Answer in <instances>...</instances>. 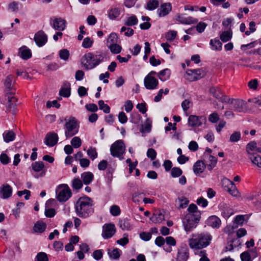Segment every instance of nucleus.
Segmentation results:
<instances>
[{
  "mask_svg": "<svg viewBox=\"0 0 261 261\" xmlns=\"http://www.w3.org/2000/svg\"><path fill=\"white\" fill-rule=\"evenodd\" d=\"M8 99V104L7 106V109L10 110L12 108H14L16 105L17 98L12 96L13 95L7 94Z\"/></svg>",
  "mask_w": 261,
  "mask_h": 261,
  "instance_id": "41",
  "label": "nucleus"
},
{
  "mask_svg": "<svg viewBox=\"0 0 261 261\" xmlns=\"http://www.w3.org/2000/svg\"><path fill=\"white\" fill-rule=\"evenodd\" d=\"M0 161L3 165H7L10 162V158L5 153H2L0 155Z\"/></svg>",
  "mask_w": 261,
  "mask_h": 261,
  "instance_id": "61",
  "label": "nucleus"
},
{
  "mask_svg": "<svg viewBox=\"0 0 261 261\" xmlns=\"http://www.w3.org/2000/svg\"><path fill=\"white\" fill-rule=\"evenodd\" d=\"M179 204V208H184L188 205L189 203V200L185 197L179 198L178 200L176 201Z\"/></svg>",
  "mask_w": 261,
  "mask_h": 261,
  "instance_id": "56",
  "label": "nucleus"
},
{
  "mask_svg": "<svg viewBox=\"0 0 261 261\" xmlns=\"http://www.w3.org/2000/svg\"><path fill=\"white\" fill-rule=\"evenodd\" d=\"M3 136L4 141L9 143L14 140L16 135L12 130H6Z\"/></svg>",
  "mask_w": 261,
  "mask_h": 261,
  "instance_id": "32",
  "label": "nucleus"
},
{
  "mask_svg": "<svg viewBox=\"0 0 261 261\" xmlns=\"http://www.w3.org/2000/svg\"><path fill=\"white\" fill-rule=\"evenodd\" d=\"M117 225L123 230L128 231L132 228V225L130 222V220L128 218L120 219Z\"/></svg>",
  "mask_w": 261,
  "mask_h": 261,
  "instance_id": "24",
  "label": "nucleus"
},
{
  "mask_svg": "<svg viewBox=\"0 0 261 261\" xmlns=\"http://www.w3.org/2000/svg\"><path fill=\"white\" fill-rule=\"evenodd\" d=\"M106 45L110 49L111 51L114 54V33H111L109 35L107 41Z\"/></svg>",
  "mask_w": 261,
  "mask_h": 261,
  "instance_id": "35",
  "label": "nucleus"
},
{
  "mask_svg": "<svg viewBox=\"0 0 261 261\" xmlns=\"http://www.w3.org/2000/svg\"><path fill=\"white\" fill-rule=\"evenodd\" d=\"M12 189L8 184L3 185L0 189V197L3 199H7L11 196Z\"/></svg>",
  "mask_w": 261,
  "mask_h": 261,
  "instance_id": "22",
  "label": "nucleus"
},
{
  "mask_svg": "<svg viewBox=\"0 0 261 261\" xmlns=\"http://www.w3.org/2000/svg\"><path fill=\"white\" fill-rule=\"evenodd\" d=\"M171 75V70L168 68H166L158 73V76L162 81H166L169 79Z\"/></svg>",
  "mask_w": 261,
  "mask_h": 261,
  "instance_id": "31",
  "label": "nucleus"
},
{
  "mask_svg": "<svg viewBox=\"0 0 261 261\" xmlns=\"http://www.w3.org/2000/svg\"><path fill=\"white\" fill-rule=\"evenodd\" d=\"M82 182L85 185L90 184L94 179V175L91 172H85L81 174Z\"/></svg>",
  "mask_w": 261,
  "mask_h": 261,
  "instance_id": "30",
  "label": "nucleus"
},
{
  "mask_svg": "<svg viewBox=\"0 0 261 261\" xmlns=\"http://www.w3.org/2000/svg\"><path fill=\"white\" fill-rule=\"evenodd\" d=\"M232 36V32L231 30L224 31L220 35V38L223 42H226L230 40Z\"/></svg>",
  "mask_w": 261,
  "mask_h": 261,
  "instance_id": "36",
  "label": "nucleus"
},
{
  "mask_svg": "<svg viewBox=\"0 0 261 261\" xmlns=\"http://www.w3.org/2000/svg\"><path fill=\"white\" fill-rule=\"evenodd\" d=\"M206 123V118L205 116H197L190 115L188 118V125L192 127H199Z\"/></svg>",
  "mask_w": 261,
  "mask_h": 261,
  "instance_id": "8",
  "label": "nucleus"
},
{
  "mask_svg": "<svg viewBox=\"0 0 261 261\" xmlns=\"http://www.w3.org/2000/svg\"><path fill=\"white\" fill-rule=\"evenodd\" d=\"M34 39L36 44L41 47L46 43L47 36L43 31H39L35 34Z\"/></svg>",
  "mask_w": 261,
  "mask_h": 261,
  "instance_id": "13",
  "label": "nucleus"
},
{
  "mask_svg": "<svg viewBox=\"0 0 261 261\" xmlns=\"http://www.w3.org/2000/svg\"><path fill=\"white\" fill-rule=\"evenodd\" d=\"M98 105L99 109L102 110L104 113L107 114L110 113V108L108 105L105 103L103 100H99L98 101Z\"/></svg>",
  "mask_w": 261,
  "mask_h": 261,
  "instance_id": "49",
  "label": "nucleus"
},
{
  "mask_svg": "<svg viewBox=\"0 0 261 261\" xmlns=\"http://www.w3.org/2000/svg\"><path fill=\"white\" fill-rule=\"evenodd\" d=\"M93 201L88 196L80 197L76 201L75 208L76 214L81 218H87L93 213Z\"/></svg>",
  "mask_w": 261,
  "mask_h": 261,
  "instance_id": "1",
  "label": "nucleus"
},
{
  "mask_svg": "<svg viewBox=\"0 0 261 261\" xmlns=\"http://www.w3.org/2000/svg\"><path fill=\"white\" fill-rule=\"evenodd\" d=\"M14 76L12 74L8 75L4 80V85L5 87V91L7 94L13 95L15 92L13 91L14 82Z\"/></svg>",
  "mask_w": 261,
  "mask_h": 261,
  "instance_id": "10",
  "label": "nucleus"
},
{
  "mask_svg": "<svg viewBox=\"0 0 261 261\" xmlns=\"http://www.w3.org/2000/svg\"><path fill=\"white\" fill-rule=\"evenodd\" d=\"M70 84L68 82L64 83V87H62L59 91V94L64 97H68L70 96Z\"/></svg>",
  "mask_w": 261,
  "mask_h": 261,
  "instance_id": "29",
  "label": "nucleus"
},
{
  "mask_svg": "<svg viewBox=\"0 0 261 261\" xmlns=\"http://www.w3.org/2000/svg\"><path fill=\"white\" fill-rule=\"evenodd\" d=\"M114 234V224H105L102 227V237L105 239L111 238Z\"/></svg>",
  "mask_w": 261,
  "mask_h": 261,
  "instance_id": "14",
  "label": "nucleus"
},
{
  "mask_svg": "<svg viewBox=\"0 0 261 261\" xmlns=\"http://www.w3.org/2000/svg\"><path fill=\"white\" fill-rule=\"evenodd\" d=\"M33 170L36 172L41 171L44 167L43 162L41 161L35 162L32 164Z\"/></svg>",
  "mask_w": 261,
  "mask_h": 261,
  "instance_id": "42",
  "label": "nucleus"
},
{
  "mask_svg": "<svg viewBox=\"0 0 261 261\" xmlns=\"http://www.w3.org/2000/svg\"><path fill=\"white\" fill-rule=\"evenodd\" d=\"M102 60L101 55H94L91 53H88L82 58L81 63L85 69L90 70L99 65Z\"/></svg>",
  "mask_w": 261,
  "mask_h": 261,
  "instance_id": "3",
  "label": "nucleus"
},
{
  "mask_svg": "<svg viewBox=\"0 0 261 261\" xmlns=\"http://www.w3.org/2000/svg\"><path fill=\"white\" fill-rule=\"evenodd\" d=\"M211 49L215 51H220L222 49V43L217 38L212 39L210 41Z\"/></svg>",
  "mask_w": 261,
  "mask_h": 261,
  "instance_id": "27",
  "label": "nucleus"
},
{
  "mask_svg": "<svg viewBox=\"0 0 261 261\" xmlns=\"http://www.w3.org/2000/svg\"><path fill=\"white\" fill-rule=\"evenodd\" d=\"M226 191L234 197H239L240 196V193L234 184H233Z\"/></svg>",
  "mask_w": 261,
  "mask_h": 261,
  "instance_id": "45",
  "label": "nucleus"
},
{
  "mask_svg": "<svg viewBox=\"0 0 261 261\" xmlns=\"http://www.w3.org/2000/svg\"><path fill=\"white\" fill-rule=\"evenodd\" d=\"M222 186L225 191H226L233 184L231 180L227 178H224L222 179Z\"/></svg>",
  "mask_w": 261,
  "mask_h": 261,
  "instance_id": "59",
  "label": "nucleus"
},
{
  "mask_svg": "<svg viewBox=\"0 0 261 261\" xmlns=\"http://www.w3.org/2000/svg\"><path fill=\"white\" fill-rule=\"evenodd\" d=\"M159 5V1L157 0H150L146 4V9L149 11H152L158 7Z\"/></svg>",
  "mask_w": 261,
  "mask_h": 261,
  "instance_id": "43",
  "label": "nucleus"
},
{
  "mask_svg": "<svg viewBox=\"0 0 261 261\" xmlns=\"http://www.w3.org/2000/svg\"><path fill=\"white\" fill-rule=\"evenodd\" d=\"M66 23V22L64 19L56 18L53 20L51 25L55 30L61 32L65 30Z\"/></svg>",
  "mask_w": 261,
  "mask_h": 261,
  "instance_id": "21",
  "label": "nucleus"
},
{
  "mask_svg": "<svg viewBox=\"0 0 261 261\" xmlns=\"http://www.w3.org/2000/svg\"><path fill=\"white\" fill-rule=\"evenodd\" d=\"M152 127V120L148 118L146 119L143 127V132L149 133L150 132Z\"/></svg>",
  "mask_w": 261,
  "mask_h": 261,
  "instance_id": "48",
  "label": "nucleus"
},
{
  "mask_svg": "<svg viewBox=\"0 0 261 261\" xmlns=\"http://www.w3.org/2000/svg\"><path fill=\"white\" fill-rule=\"evenodd\" d=\"M18 53L20 57L23 60H28L32 57L31 50L25 46L20 47Z\"/></svg>",
  "mask_w": 261,
  "mask_h": 261,
  "instance_id": "28",
  "label": "nucleus"
},
{
  "mask_svg": "<svg viewBox=\"0 0 261 261\" xmlns=\"http://www.w3.org/2000/svg\"><path fill=\"white\" fill-rule=\"evenodd\" d=\"M206 167V165L203 161L198 160L194 164L193 169L194 173L197 175L202 173Z\"/></svg>",
  "mask_w": 261,
  "mask_h": 261,
  "instance_id": "26",
  "label": "nucleus"
},
{
  "mask_svg": "<svg viewBox=\"0 0 261 261\" xmlns=\"http://www.w3.org/2000/svg\"><path fill=\"white\" fill-rule=\"evenodd\" d=\"M247 234L246 230L244 228H241L238 230L237 231V236L238 238L233 242V243L237 242L238 243V246H240L241 245V242L240 238L246 236Z\"/></svg>",
  "mask_w": 261,
  "mask_h": 261,
  "instance_id": "39",
  "label": "nucleus"
},
{
  "mask_svg": "<svg viewBox=\"0 0 261 261\" xmlns=\"http://www.w3.org/2000/svg\"><path fill=\"white\" fill-rule=\"evenodd\" d=\"M172 10L171 4L170 3H165L162 4L157 10V13L160 17L167 15Z\"/></svg>",
  "mask_w": 261,
  "mask_h": 261,
  "instance_id": "18",
  "label": "nucleus"
},
{
  "mask_svg": "<svg viewBox=\"0 0 261 261\" xmlns=\"http://www.w3.org/2000/svg\"><path fill=\"white\" fill-rule=\"evenodd\" d=\"M257 144L254 141L249 142L246 146V151L249 154H251L252 151H255Z\"/></svg>",
  "mask_w": 261,
  "mask_h": 261,
  "instance_id": "53",
  "label": "nucleus"
},
{
  "mask_svg": "<svg viewBox=\"0 0 261 261\" xmlns=\"http://www.w3.org/2000/svg\"><path fill=\"white\" fill-rule=\"evenodd\" d=\"M252 163L258 167L261 168V156L258 155L249 157Z\"/></svg>",
  "mask_w": 261,
  "mask_h": 261,
  "instance_id": "54",
  "label": "nucleus"
},
{
  "mask_svg": "<svg viewBox=\"0 0 261 261\" xmlns=\"http://www.w3.org/2000/svg\"><path fill=\"white\" fill-rule=\"evenodd\" d=\"M206 222L208 226L215 228H219L221 224L220 218L215 215L209 217Z\"/></svg>",
  "mask_w": 261,
  "mask_h": 261,
  "instance_id": "23",
  "label": "nucleus"
},
{
  "mask_svg": "<svg viewBox=\"0 0 261 261\" xmlns=\"http://www.w3.org/2000/svg\"><path fill=\"white\" fill-rule=\"evenodd\" d=\"M200 219H196V218L192 217L190 215H186L182 220L184 229L186 232L192 231L196 228Z\"/></svg>",
  "mask_w": 261,
  "mask_h": 261,
  "instance_id": "7",
  "label": "nucleus"
},
{
  "mask_svg": "<svg viewBox=\"0 0 261 261\" xmlns=\"http://www.w3.org/2000/svg\"><path fill=\"white\" fill-rule=\"evenodd\" d=\"M83 186V183L79 178H74L72 180L71 187L73 191H79Z\"/></svg>",
  "mask_w": 261,
  "mask_h": 261,
  "instance_id": "38",
  "label": "nucleus"
},
{
  "mask_svg": "<svg viewBox=\"0 0 261 261\" xmlns=\"http://www.w3.org/2000/svg\"><path fill=\"white\" fill-rule=\"evenodd\" d=\"M87 154L92 160L97 158L98 155L96 148L93 147H90L88 149Z\"/></svg>",
  "mask_w": 261,
  "mask_h": 261,
  "instance_id": "51",
  "label": "nucleus"
},
{
  "mask_svg": "<svg viewBox=\"0 0 261 261\" xmlns=\"http://www.w3.org/2000/svg\"><path fill=\"white\" fill-rule=\"evenodd\" d=\"M56 198L60 202L67 201L72 196V192L67 184H61L56 189Z\"/></svg>",
  "mask_w": 261,
  "mask_h": 261,
  "instance_id": "4",
  "label": "nucleus"
},
{
  "mask_svg": "<svg viewBox=\"0 0 261 261\" xmlns=\"http://www.w3.org/2000/svg\"><path fill=\"white\" fill-rule=\"evenodd\" d=\"M93 41L90 37L85 38L82 42V46L85 48H88L92 46Z\"/></svg>",
  "mask_w": 261,
  "mask_h": 261,
  "instance_id": "58",
  "label": "nucleus"
},
{
  "mask_svg": "<svg viewBox=\"0 0 261 261\" xmlns=\"http://www.w3.org/2000/svg\"><path fill=\"white\" fill-rule=\"evenodd\" d=\"M46 225L42 221H38L34 225L33 229L35 232L42 233L46 229Z\"/></svg>",
  "mask_w": 261,
  "mask_h": 261,
  "instance_id": "34",
  "label": "nucleus"
},
{
  "mask_svg": "<svg viewBox=\"0 0 261 261\" xmlns=\"http://www.w3.org/2000/svg\"><path fill=\"white\" fill-rule=\"evenodd\" d=\"M44 214L47 218H53L55 216L56 212L53 208L45 207Z\"/></svg>",
  "mask_w": 261,
  "mask_h": 261,
  "instance_id": "57",
  "label": "nucleus"
},
{
  "mask_svg": "<svg viewBox=\"0 0 261 261\" xmlns=\"http://www.w3.org/2000/svg\"><path fill=\"white\" fill-rule=\"evenodd\" d=\"M59 55L61 59L67 61L69 57L70 53L67 49H62L59 51Z\"/></svg>",
  "mask_w": 261,
  "mask_h": 261,
  "instance_id": "47",
  "label": "nucleus"
},
{
  "mask_svg": "<svg viewBox=\"0 0 261 261\" xmlns=\"http://www.w3.org/2000/svg\"><path fill=\"white\" fill-rule=\"evenodd\" d=\"M189 257V249L187 247H181L178 249L176 261H187Z\"/></svg>",
  "mask_w": 261,
  "mask_h": 261,
  "instance_id": "15",
  "label": "nucleus"
},
{
  "mask_svg": "<svg viewBox=\"0 0 261 261\" xmlns=\"http://www.w3.org/2000/svg\"><path fill=\"white\" fill-rule=\"evenodd\" d=\"M204 163L206 165L208 170H212L216 167L217 163V159L216 157L211 154H205Z\"/></svg>",
  "mask_w": 261,
  "mask_h": 261,
  "instance_id": "19",
  "label": "nucleus"
},
{
  "mask_svg": "<svg viewBox=\"0 0 261 261\" xmlns=\"http://www.w3.org/2000/svg\"><path fill=\"white\" fill-rule=\"evenodd\" d=\"M210 92L214 97L218 99L220 98L222 95L221 90L218 87H213L211 88Z\"/></svg>",
  "mask_w": 261,
  "mask_h": 261,
  "instance_id": "46",
  "label": "nucleus"
},
{
  "mask_svg": "<svg viewBox=\"0 0 261 261\" xmlns=\"http://www.w3.org/2000/svg\"><path fill=\"white\" fill-rule=\"evenodd\" d=\"M241 136L240 132H235L230 135L229 140L231 142H238L241 139Z\"/></svg>",
  "mask_w": 261,
  "mask_h": 261,
  "instance_id": "60",
  "label": "nucleus"
},
{
  "mask_svg": "<svg viewBox=\"0 0 261 261\" xmlns=\"http://www.w3.org/2000/svg\"><path fill=\"white\" fill-rule=\"evenodd\" d=\"M65 134L66 138H69L76 135L79 131L77 122L74 117H70L64 125Z\"/></svg>",
  "mask_w": 261,
  "mask_h": 261,
  "instance_id": "5",
  "label": "nucleus"
},
{
  "mask_svg": "<svg viewBox=\"0 0 261 261\" xmlns=\"http://www.w3.org/2000/svg\"><path fill=\"white\" fill-rule=\"evenodd\" d=\"M182 173V171L179 167H174L171 170V175L174 178L180 176Z\"/></svg>",
  "mask_w": 261,
  "mask_h": 261,
  "instance_id": "55",
  "label": "nucleus"
},
{
  "mask_svg": "<svg viewBox=\"0 0 261 261\" xmlns=\"http://www.w3.org/2000/svg\"><path fill=\"white\" fill-rule=\"evenodd\" d=\"M144 83L145 88L148 90H154L158 88L159 84L158 80L154 76L147 75L144 80Z\"/></svg>",
  "mask_w": 261,
  "mask_h": 261,
  "instance_id": "9",
  "label": "nucleus"
},
{
  "mask_svg": "<svg viewBox=\"0 0 261 261\" xmlns=\"http://www.w3.org/2000/svg\"><path fill=\"white\" fill-rule=\"evenodd\" d=\"M188 211L187 215H190L192 217L196 218V219L200 218L201 213L195 204H191L188 208Z\"/></svg>",
  "mask_w": 261,
  "mask_h": 261,
  "instance_id": "25",
  "label": "nucleus"
},
{
  "mask_svg": "<svg viewBox=\"0 0 261 261\" xmlns=\"http://www.w3.org/2000/svg\"><path fill=\"white\" fill-rule=\"evenodd\" d=\"M212 236L207 233L192 234L189 239V245L191 249H200L207 246L212 240Z\"/></svg>",
  "mask_w": 261,
  "mask_h": 261,
  "instance_id": "2",
  "label": "nucleus"
},
{
  "mask_svg": "<svg viewBox=\"0 0 261 261\" xmlns=\"http://www.w3.org/2000/svg\"><path fill=\"white\" fill-rule=\"evenodd\" d=\"M37 261H48L47 254L44 252H39L36 256Z\"/></svg>",
  "mask_w": 261,
  "mask_h": 261,
  "instance_id": "64",
  "label": "nucleus"
},
{
  "mask_svg": "<svg viewBox=\"0 0 261 261\" xmlns=\"http://www.w3.org/2000/svg\"><path fill=\"white\" fill-rule=\"evenodd\" d=\"M224 100L232 105V109L237 112L245 113L247 110V103L241 99H233L226 97Z\"/></svg>",
  "mask_w": 261,
  "mask_h": 261,
  "instance_id": "6",
  "label": "nucleus"
},
{
  "mask_svg": "<svg viewBox=\"0 0 261 261\" xmlns=\"http://www.w3.org/2000/svg\"><path fill=\"white\" fill-rule=\"evenodd\" d=\"M58 136L55 133H49L45 137V144L49 147H53L58 141Z\"/></svg>",
  "mask_w": 261,
  "mask_h": 261,
  "instance_id": "16",
  "label": "nucleus"
},
{
  "mask_svg": "<svg viewBox=\"0 0 261 261\" xmlns=\"http://www.w3.org/2000/svg\"><path fill=\"white\" fill-rule=\"evenodd\" d=\"M145 196V194L144 193H136L132 196L133 201L135 203L139 204L143 201V198Z\"/></svg>",
  "mask_w": 261,
  "mask_h": 261,
  "instance_id": "44",
  "label": "nucleus"
},
{
  "mask_svg": "<svg viewBox=\"0 0 261 261\" xmlns=\"http://www.w3.org/2000/svg\"><path fill=\"white\" fill-rule=\"evenodd\" d=\"M138 20L136 16L132 15L126 18L124 24L127 26H134L137 25Z\"/></svg>",
  "mask_w": 261,
  "mask_h": 261,
  "instance_id": "37",
  "label": "nucleus"
},
{
  "mask_svg": "<svg viewBox=\"0 0 261 261\" xmlns=\"http://www.w3.org/2000/svg\"><path fill=\"white\" fill-rule=\"evenodd\" d=\"M221 215L225 219H228L233 214V210L228 204L222 203L219 205Z\"/></svg>",
  "mask_w": 261,
  "mask_h": 261,
  "instance_id": "17",
  "label": "nucleus"
},
{
  "mask_svg": "<svg viewBox=\"0 0 261 261\" xmlns=\"http://www.w3.org/2000/svg\"><path fill=\"white\" fill-rule=\"evenodd\" d=\"M71 144L74 148H78L82 145V140L80 137H74L72 139Z\"/></svg>",
  "mask_w": 261,
  "mask_h": 261,
  "instance_id": "50",
  "label": "nucleus"
},
{
  "mask_svg": "<svg viewBox=\"0 0 261 261\" xmlns=\"http://www.w3.org/2000/svg\"><path fill=\"white\" fill-rule=\"evenodd\" d=\"M208 120L211 123H215L219 120V116L217 113L214 112L209 115Z\"/></svg>",
  "mask_w": 261,
  "mask_h": 261,
  "instance_id": "62",
  "label": "nucleus"
},
{
  "mask_svg": "<svg viewBox=\"0 0 261 261\" xmlns=\"http://www.w3.org/2000/svg\"><path fill=\"white\" fill-rule=\"evenodd\" d=\"M176 20L179 23L184 24H194L197 23L198 21V20L196 18L191 16L185 17L179 14L176 16Z\"/></svg>",
  "mask_w": 261,
  "mask_h": 261,
  "instance_id": "20",
  "label": "nucleus"
},
{
  "mask_svg": "<svg viewBox=\"0 0 261 261\" xmlns=\"http://www.w3.org/2000/svg\"><path fill=\"white\" fill-rule=\"evenodd\" d=\"M114 169L111 166H108L105 175V178L107 182L111 183L113 179Z\"/></svg>",
  "mask_w": 261,
  "mask_h": 261,
  "instance_id": "40",
  "label": "nucleus"
},
{
  "mask_svg": "<svg viewBox=\"0 0 261 261\" xmlns=\"http://www.w3.org/2000/svg\"><path fill=\"white\" fill-rule=\"evenodd\" d=\"M147 156L151 160H154L156 156V152L153 148H149L146 153Z\"/></svg>",
  "mask_w": 261,
  "mask_h": 261,
  "instance_id": "63",
  "label": "nucleus"
},
{
  "mask_svg": "<svg viewBox=\"0 0 261 261\" xmlns=\"http://www.w3.org/2000/svg\"><path fill=\"white\" fill-rule=\"evenodd\" d=\"M177 35V32L174 30H170L165 35V38L168 41L174 40Z\"/></svg>",
  "mask_w": 261,
  "mask_h": 261,
  "instance_id": "52",
  "label": "nucleus"
},
{
  "mask_svg": "<svg viewBox=\"0 0 261 261\" xmlns=\"http://www.w3.org/2000/svg\"><path fill=\"white\" fill-rule=\"evenodd\" d=\"M125 145L122 140L115 141V157L123 159V155L125 153Z\"/></svg>",
  "mask_w": 261,
  "mask_h": 261,
  "instance_id": "11",
  "label": "nucleus"
},
{
  "mask_svg": "<svg viewBox=\"0 0 261 261\" xmlns=\"http://www.w3.org/2000/svg\"><path fill=\"white\" fill-rule=\"evenodd\" d=\"M164 220V215L160 212H156L150 218V220L155 223H160Z\"/></svg>",
  "mask_w": 261,
  "mask_h": 261,
  "instance_id": "33",
  "label": "nucleus"
},
{
  "mask_svg": "<svg viewBox=\"0 0 261 261\" xmlns=\"http://www.w3.org/2000/svg\"><path fill=\"white\" fill-rule=\"evenodd\" d=\"M202 70L200 69L194 70L189 69L186 72L187 75V79L190 81L198 80L202 77Z\"/></svg>",
  "mask_w": 261,
  "mask_h": 261,
  "instance_id": "12",
  "label": "nucleus"
}]
</instances>
